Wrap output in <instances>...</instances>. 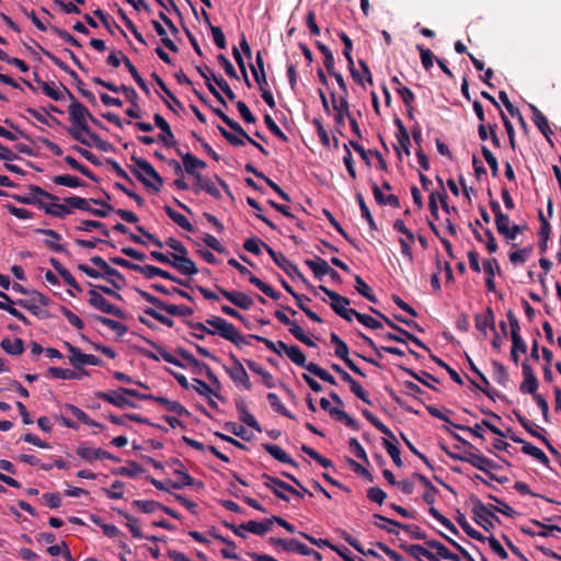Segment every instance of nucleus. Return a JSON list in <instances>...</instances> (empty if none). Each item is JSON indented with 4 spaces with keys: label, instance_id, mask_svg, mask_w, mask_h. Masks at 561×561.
I'll return each instance as SVG.
<instances>
[{
    "label": "nucleus",
    "instance_id": "obj_1",
    "mask_svg": "<svg viewBox=\"0 0 561 561\" xmlns=\"http://www.w3.org/2000/svg\"><path fill=\"white\" fill-rule=\"evenodd\" d=\"M91 263L98 266L101 271H96L85 264H79L78 268L91 278H100L102 276L113 277L107 278V282L116 289H122L125 284V277L117 270L111 267L105 260L101 256H93L90 259Z\"/></svg>",
    "mask_w": 561,
    "mask_h": 561
},
{
    "label": "nucleus",
    "instance_id": "obj_2",
    "mask_svg": "<svg viewBox=\"0 0 561 561\" xmlns=\"http://www.w3.org/2000/svg\"><path fill=\"white\" fill-rule=\"evenodd\" d=\"M165 244L174 250L171 253L172 266L181 274L192 276L198 273L196 264L187 256L186 248L176 239L168 238Z\"/></svg>",
    "mask_w": 561,
    "mask_h": 561
},
{
    "label": "nucleus",
    "instance_id": "obj_3",
    "mask_svg": "<svg viewBox=\"0 0 561 561\" xmlns=\"http://www.w3.org/2000/svg\"><path fill=\"white\" fill-rule=\"evenodd\" d=\"M318 289L323 291L329 297V305L331 309L342 319L352 322L355 314V309L348 308L351 300L336 291L330 290L322 285H318Z\"/></svg>",
    "mask_w": 561,
    "mask_h": 561
},
{
    "label": "nucleus",
    "instance_id": "obj_4",
    "mask_svg": "<svg viewBox=\"0 0 561 561\" xmlns=\"http://www.w3.org/2000/svg\"><path fill=\"white\" fill-rule=\"evenodd\" d=\"M473 520L485 531L494 528L493 520L500 523V518L478 496L471 495Z\"/></svg>",
    "mask_w": 561,
    "mask_h": 561
},
{
    "label": "nucleus",
    "instance_id": "obj_5",
    "mask_svg": "<svg viewBox=\"0 0 561 561\" xmlns=\"http://www.w3.org/2000/svg\"><path fill=\"white\" fill-rule=\"evenodd\" d=\"M62 89L65 93L68 95V98L71 100L70 105L68 106V113L70 116L71 123L76 126L78 130L81 131H88V118L91 117V113L89 110L81 104L75 95L65 87L62 85Z\"/></svg>",
    "mask_w": 561,
    "mask_h": 561
},
{
    "label": "nucleus",
    "instance_id": "obj_6",
    "mask_svg": "<svg viewBox=\"0 0 561 561\" xmlns=\"http://www.w3.org/2000/svg\"><path fill=\"white\" fill-rule=\"evenodd\" d=\"M123 393L129 394V397L137 398L139 400H152L163 405L169 412H174L179 415H188L190 412L178 401H171L164 397H158L153 394L140 393L135 389L121 388Z\"/></svg>",
    "mask_w": 561,
    "mask_h": 561
},
{
    "label": "nucleus",
    "instance_id": "obj_7",
    "mask_svg": "<svg viewBox=\"0 0 561 561\" xmlns=\"http://www.w3.org/2000/svg\"><path fill=\"white\" fill-rule=\"evenodd\" d=\"M89 305L94 307L95 309L104 312V313H108V314H113L119 319H125L126 318V314L125 312L119 309L118 307L110 304L102 295L100 291H98L96 289H91L89 291Z\"/></svg>",
    "mask_w": 561,
    "mask_h": 561
},
{
    "label": "nucleus",
    "instance_id": "obj_8",
    "mask_svg": "<svg viewBox=\"0 0 561 561\" xmlns=\"http://www.w3.org/2000/svg\"><path fill=\"white\" fill-rule=\"evenodd\" d=\"M319 403L323 410L329 412L333 420L343 423L345 426L352 428L353 431L359 430V423L355 419L350 416L339 407H331V403L327 398H321Z\"/></svg>",
    "mask_w": 561,
    "mask_h": 561
},
{
    "label": "nucleus",
    "instance_id": "obj_9",
    "mask_svg": "<svg viewBox=\"0 0 561 561\" xmlns=\"http://www.w3.org/2000/svg\"><path fill=\"white\" fill-rule=\"evenodd\" d=\"M32 296L33 297L30 300L20 299V300H18L16 304L19 306H21L22 308L30 310L34 316H36L38 318H44V319L49 318L50 313L46 310L41 309L38 307V305H36V302H39L43 306H48L50 302V299L47 296H45L38 291H33Z\"/></svg>",
    "mask_w": 561,
    "mask_h": 561
},
{
    "label": "nucleus",
    "instance_id": "obj_10",
    "mask_svg": "<svg viewBox=\"0 0 561 561\" xmlns=\"http://www.w3.org/2000/svg\"><path fill=\"white\" fill-rule=\"evenodd\" d=\"M65 346L70 353L69 362L75 367L80 368L83 365H102V359L100 357L83 354L78 347L73 346L69 342H65Z\"/></svg>",
    "mask_w": 561,
    "mask_h": 561
},
{
    "label": "nucleus",
    "instance_id": "obj_11",
    "mask_svg": "<svg viewBox=\"0 0 561 561\" xmlns=\"http://www.w3.org/2000/svg\"><path fill=\"white\" fill-rule=\"evenodd\" d=\"M374 519H379L380 522H386L388 525H392L397 528H401L407 534L410 535V537L414 540H425L426 541V533L422 530L417 525L414 524H402L400 522H397L394 519L385 517L380 514H374Z\"/></svg>",
    "mask_w": 561,
    "mask_h": 561
},
{
    "label": "nucleus",
    "instance_id": "obj_12",
    "mask_svg": "<svg viewBox=\"0 0 561 561\" xmlns=\"http://www.w3.org/2000/svg\"><path fill=\"white\" fill-rule=\"evenodd\" d=\"M215 114L226 124L228 125L234 133L245 138L251 145L256 147L263 154L267 156V150L261 146L259 142H256L253 138H251L247 131L243 129V127L236 121L229 118L221 110L214 108Z\"/></svg>",
    "mask_w": 561,
    "mask_h": 561
},
{
    "label": "nucleus",
    "instance_id": "obj_13",
    "mask_svg": "<svg viewBox=\"0 0 561 561\" xmlns=\"http://www.w3.org/2000/svg\"><path fill=\"white\" fill-rule=\"evenodd\" d=\"M215 287L227 300L240 309L249 310L253 305L252 298L242 291H230L219 285H216Z\"/></svg>",
    "mask_w": 561,
    "mask_h": 561
},
{
    "label": "nucleus",
    "instance_id": "obj_14",
    "mask_svg": "<svg viewBox=\"0 0 561 561\" xmlns=\"http://www.w3.org/2000/svg\"><path fill=\"white\" fill-rule=\"evenodd\" d=\"M28 188L31 191V194H27V196L13 195V198L22 204H27V205H31V204L39 205V202H42V201L37 198L38 196H43L50 202L59 201L58 196L44 191L42 187H39L37 185H30Z\"/></svg>",
    "mask_w": 561,
    "mask_h": 561
},
{
    "label": "nucleus",
    "instance_id": "obj_15",
    "mask_svg": "<svg viewBox=\"0 0 561 561\" xmlns=\"http://www.w3.org/2000/svg\"><path fill=\"white\" fill-rule=\"evenodd\" d=\"M176 153L182 158L184 170L187 174L192 175L194 179L196 175H202L199 172H197V169H205L206 163L194 157L190 152H182L181 149L175 148Z\"/></svg>",
    "mask_w": 561,
    "mask_h": 561
},
{
    "label": "nucleus",
    "instance_id": "obj_16",
    "mask_svg": "<svg viewBox=\"0 0 561 561\" xmlns=\"http://www.w3.org/2000/svg\"><path fill=\"white\" fill-rule=\"evenodd\" d=\"M99 399H102L111 404H114L121 409H124L126 407L135 408L136 404L126 398V393H123L121 391V388H118L117 391L113 392H96L95 394Z\"/></svg>",
    "mask_w": 561,
    "mask_h": 561
},
{
    "label": "nucleus",
    "instance_id": "obj_17",
    "mask_svg": "<svg viewBox=\"0 0 561 561\" xmlns=\"http://www.w3.org/2000/svg\"><path fill=\"white\" fill-rule=\"evenodd\" d=\"M230 359L233 363V367L231 369L227 370L229 373L230 377L236 382L242 383L247 390H250L251 382H250L248 373L245 371L243 365L233 354H230Z\"/></svg>",
    "mask_w": 561,
    "mask_h": 561
},
{
    "label": "nucleus",
    "instance_id": "obj_18",
    "mask_svg": "<svg viewBox=\"0 0 561 561\" xmlns=\"http://www.w3.org/2000/svg\"><path fill=\"white\" fill-rule=\"evenodd\" d=\"M270 541L273 545L280 546L285 551H295L302 556H309L312 553L311 549H309L306 545H304L302 542H300L296 539L286 540V539L271 537Z\"/></svg>",
    "mask_w": 561,
    "mask_h": 561
},
{
    "label": "nucleus",
    "instance_id": "obj_19",
    "mask_svg": "<svg viewBox=\"0 0 561 561\" xmlns=\"http://www.w3.org/2000/svg\"><path fill=\"white\" fill-rule=\"evenodd\" d=\"M470 458L471 459H469V463L473 468H476L484 473H489V471H491V470H497L501 468L500 465H497L492 459L483 456L482 454L478 453L477 449H474L472 451V456Z\"/></svg>",
    "mask_w": 561,
    "mask_h": 561
},
{
    "label": "nucleus",
    "instance_id": "obj_20",
    "mask_svg": "<svg viewBox=\"0 0 561 561\" xmlns=\"http://www.w3.org/2000/svg\"><path fill=\"white\" fill-rule=\"evenodd\" d=\"M138 295L140 297H142L146 301H148L149 304H151L152 306H154L156 308L160 309V310H163L165 312H168L169 314L171 316H178L179 311H180V306H176V305H168L165 302H163L162 300H160L159 298H157L156 296L140 289V288H136L135 289Z\"/></svg>",
    "mask_w": 561,
    "mask_h": 561
},
{
    "label": "nucleus",
    "instance_id": "obj_21",
    "mask_svg": "<svg viewBox=\"0 0 561 561\" xmlns=\"http://www.w3.org/2000/svg\"><path fill=\"white\" fill-rule=\"evenodd\" d=\"M153 121L156 126L162 130V134L159 135V139L163 145L167 147H175L176 141L168 122L160 114H154Z\"/></svg>",
    "mask_w": 561,
    "mask_h": 561
},
{
    "label": "nucleus",
    "instance_id": "obj_22",
    "mask_svg": "<svg viewBox=\"0 0 561 561\" xmlns=\"http://www.w3.org/2000/svg\"><path fill=\"white\" fill-rule=\"evenodd\" d=\"M171 466H175L174 474L179 476L181 478L180 483H172V488L180 490L185 485H194L195 480L185 471L184 465L181 462L180 459L173 458L169 461Z\"/></svg>",
    "mask_w": 561,
    "mask_h": 561
},
{
    "label": "nucleus",
    "instance_id": "obj_23",
    "mask_svg": "<svg viewBox=\"0 0 561 561\" xmlns=\"http://www.w3.org/2000/svg\"><path fill=\"white\" fill-rule=\"evenodd\" d=\"M194 180L195 182L193 188L196 193H198L199 191H205L216 199L221 198L220 191L215 186V184L209 178L204 175H196Z\"/></svg>",
    "mask_w": 561,
    "mask_h": 561
},
{
    "label": "nucleus",
    "instance_id": "obj_24",
    "mask_svg": "<svg viewBox=\"0 0 561 561\" xmlns=\"http://www.w3.org/2000/svg\"><path fill=\"white\" fill-rule=\"evenodd\" d=\"M530 110H531V113H533V122H534V124L542 133L545 138L549 142H551L550 136L552 135V130H551V128L549 126L547 117L535 105H530Z\"/></svg>",
    "mask_w": 561,
    "mask_h": 561
},
{
    "label": "nucleus",
    "instance_id": "obj_25",
    "mask_svg": "<svg viewBox=\"0 0 561 561\" xmlns=\"http://www.w3.org/2000/svg\"><path fill=\"white\" fill-rule=\"evenodd\" d=\"M286 355L298 366L306 367V369L312 374L316 375V363L310 362L308 365H306V356L300 351L298 346H289L288 350H286Z\"/></svg>",
    "mask_w": 561,
    "mask_h": 561
},
{
    "label": "nucleus",
    "instance_id": "obj_26",
    "mask_svg": "<svg viewBox=\"0 0 561 561\" xmlns=\"http://www.w3.org/2000/svg\"><path fill=\"white\" fill-rule=\"evenodd\" d=\"M77 454L88 461H91L93 459H111L114 461H119V458L113 456L112 454L101 448L90 449L88 447H80L78 448Z\"/></svg>",
    "mask_w": 561,
    "mask_h": 561
},
{
    "label": "nucleus",
    "instance_id": "obj_27",
    "mask_svg": "<svg viewBox=\"0 0 561 561\" xmlns=\"http://www.w3.org/2000/svg\"><path fill=\"white\" fill-rule=\"evenodd\" d=\"M371 191H373V195H374L375 201L379 205H389V206H391L393 208H399L400 207L399 197L397 195H393V194L385 195L381 192L380 187L377 185L376 182H371Z\"/></svg>",
    "mask_w": 561,
    "mask_h": 561
},
{
    "label": "nucleus",
    "instance_id": "obj_28",
    "mask_svg": "<svg viewBox=\"0 0 561 561\" xmlns=\"http://www.w3.org/2000/svg\"><path fill=\"white\" fill-rule=\"evenodd\" d=\"M474 322L476 328L483 334H486V327H489L492 331L495 332V316L491 307H488L485 309L484 316L476 314Z\"/></svg>",
    "mask_w": 561,
    "mask_h": 561
},
{
    "label": "nucleus",
    "instance_id": "obj_29",
    "mask_svg": "<svg viewBox=\"0 0 561 561\" xmlns=\"http://www.w3.org/2000/svg\"><path fill=\"white\" fill-rule=\"evenodd\" d=\"M394 125L398 128L396 138L398 140L399 147L402 148V150L404 151V153L407 156H410L411 154V151H410L411 140H410V135L408 133V129L405 128V126L403 125L402 121L399 117L394 118Z\"/></svg>",
    "mask_w": 561,
    "mask_h": 561
},
{
    "label": "nucleus",
    "instance_id": "obj_30",
    "mask_svg": "<svg viewBox=\"0 0 561 561\" xmlns=\"http://www.w3.org/2000/svg\"><path fill=\"white\" fill-rule=\"evenodd\" d=\"M131 161L136 164V167H138V169H140L148 176L156 181V186H159L160 188L162 187L163 179L159 175V173L153 169V167L148 161L140 159L136 156H131Z\"/></svg>",
    "mask_w": 561,
    "mask_h": 561
},
{
    "label": "nucleus",
    "instance_id": "obj_31",
    "mask_svg": "<svg viewBox=\"0 0 561 561\" xmlns=\"http://www.w3.org/2000/svg\"><path fill=\"white\" fill-rule=\"evenodd\" d=\"M39 206L44 208L46 214L58 218H64L71 213V208L66 203L58 204L57 202H51L50 204H45L39 202Z\"/></svg>",
    "mask_w": 561,
    "mask_h": 561
},
{
    "label": "nucleus",
    "instance_id": "obj_32",
    "mask_svg": "<svg viewBox=\"0 0 561 561\" xmlns=\"http://www.w3.org/2000/svg\"><path fill=\"white\" fill-rule=\"evenodd\" d=\"M362 413L369 423H371L380 433L387 436L386 439H389L390 442H397V438L391 430L386 426L378 417H376L370 411L365 409L362 411Z\"/></svg>",
    "mask_w": 561,
    "mask_h": 561
},
{
    "label": "nucleus",
    "instance_id": "obj_33",
    "mask_svg": "<svg viewBox=\"0 0 561 561\" xmlns=\"http://www.w3.org/2000/svg\"><path fill=\"white\" fill-rule=\"evenodd\" d=\"M255 62H256V67L253 65H250V68H251L252 75H253L256 83L259 84V88L262 89V87L267 84V81H266V75H265V70H264V61H263L261 51H257Z\"/></svg>",
    "mask_w": 561,
    "mask_h": 561
},
{
    "label": "nucleus",
    "instance_id": "obj_34",
    "mask_svg": "<svg viewBox=\"0 0 561 561\" xmlns=\"http://www.w3.org/2000/svg\"><path fill=\"white\" fill-rule=\"evenodd\" d=\"M405 374H408L409 376H411L412 378H414L415 380H417L419 382L423 383L424 386L435 390V391H438L437 388H435L432 383L428 382V380H432L434 382H439V380L434 377L432 374L427 373V371H420V373H416L410 368H407V367H400Z\"/></svg>",
    "mask_w": 561,
    "mask_h": 561
},
{
    "label": "nucleus",
    "instance_id": "obj_35",
    "mask_svg": "<svg viewBox=\"0 0 561 561\" xmlns=\"http://www.w3.org/2000/svg\"><path fill=\"white\" fill-rule=\"evenodd\" d=\"M323 276H329L334 283H341L340 274L325 260L318 256V279Z\"/></svg>",
    "mask_w": 561,
    "mask_h": 561
},
{
    "label": "nucleus",
    "instance_id": "obj_36",
    "mask_svg": "<svg viewBox=\"0 0 561 561\" xmlns=\"http://www.w3.org/2000/svg\"><path fill=\"white\" fill-rule=\"evenodd\" d=\"M206 323L213 327L216 334H219L221 337L226 339L229 331L233 327V324L227 322L225 319L220 317H211L206 320Z\"/></svg>",
    "mask_w": 561,
    "mask_h": 561
},
{
    "label": "nucleus",
    "instance_id": "obj_37",
    "mask_svg": "<svg viewBox=\"0 0 561 561\" xmlns=\"http://www.w3.org/2000/svg\"><path fill=\"white\" fill-rule=\"evenodd\" d=\"M175 352L188 363V365L193 368V370L196 374H201L202 371L206 370V367H208L207 364L199 362L188 351L184 350L183 347H178Z\"/></svg>",
    "mask_w": 561,
    "mask_h": 561
},
{
    "label": "nucleus",
    "instance_id": "obj_38",
    "mask_svg": "<svg viewBox=\"0 0 561 561\" xmlns=\"http://www.w3.org/2000/svg\"><path fill=\"white\" fill-rule=\"evenodd\" d=\"M382 340L385 341H394L398 343H407L408 341L414 343L416 346L427 351L431 353V348L426 346L417 336L413 335L412 333L407 335V339H403L401 336H397L394 333H385L381 335Z\"/></svg>",
    "mask_w": 561,
    "mask_h": 561
},
{
    "label": "nucleus",
    "instance_id": "obj_39",
    "mask_svg": "<svg viewBox=\"0 0 561 561\" xmlns=\"http://www.w3.org/2000/svg\"><path fill=\"white\" fill-rule=\"evenodd\" d=\"M163 210L170 217V219L173 220L182 229H184L186 231H193L194 230L193 226L190 224V221L187 220V218L184 215L175 211L169 205L163 206Z\"/></svg>",
    "mask_w": 561,
    "mask_h": 561
},
{
    "label": "nucleus",
    "instance_id": "obj_40",
    "mask_svg": "<svg viewBox=\"0 0 561 561\" xmlns=\"http://www.w3.org/2000/svg\"><path fill=\"white\" fill-rule=\"evenodd\" d=\"M522 451L525 455L531 456L533 458H535L536 460H538L540 463H542L546 467H548L550 463L547 455L540 448L536 447L535 445H533L528 442L524 443V446L522 447Z\"/></svg>",
    "mask_w": 561,
    "mask_h": 561
},
{
    "label": "nucleus",
    "instance_id": "obj_41",
    "mask_svg": "<svg viewBox=\"0 0 561 561\" xmlns=\"http://www.w3.org/2000/svg\"><path fill=\"white\" fill-rule=\"evenodd\" d=\"M236 407L240 413V420L245 423L248 426L254 428L257 432H262L259 423L254 419V416L249 413L245 409V403L243 400H238Z\"/></svg>",
    "mask_w": 561,
    "mask_h": 561
},
{
    "label": "nucleus",
    "instance_id": "obj_42",
    "mask_svg": "<svg viewBox=\"0 0 561 561\" xmlns=\"http://www.w3.org/2000/svg\"><path fill=\"white\" fill-rule=\"evenodd\" d=\"M263 448L278 461L296 466L295 461L279 446L267 443L263 444Z\"/></svg>",
    "mask_w": 561,
    "mask_h": 561
},
{
    "label": "nucleus",
    "instance_id": "obj_43",
    "mask_svg": "<svg viewBox=\"0 0 561 561\" xmlns=\"http://www.w3.org/2000/svg\"><path fill=\"white\" fill-rule=\"evenodd\" d=\"M355 289L356 291L371 302H377L371 287L359 276H355Z\"/></svg>",
    "mask_w": 561,
    "mask_h": 561
},
{
    "label": "nucleus",
    "instance_id": "obj_44",
    "mask_svg": "<svg viewBox=\"0 0 561 561\" xmlns=\"http://www.w3.org/2000/svg\"><path fill=\"white\" fill-rule=\"evenodd\" d=\"M0 345L4 352L11 355H21L24 352V343L19 337L13 342L10 339H3Z\"/></svg>",
    "mask_w": 561,
    "mask_h": 561
},
{
    "label": "nucleus",
    "instance_id": "obj_45",
    "mask_svg": "<svg viewBox=\"0 0 561 561\" xmlns=\"http://www.w3.org/2000/svg\"><path fill=\"white\" fill-rule=\"evenodd\" d=\"M400 549L405 551L409 556L414 558L416 561H422V557H425L427 550L425 547L421 545H409L404 541L399 543Z\"/></svg>",
    "mask_w": 561,
    "mask_h": 561
},
{
    "label": "nucleus",
    "instance_id": "obj_46",
    "mask_svg": "<svg viewBox=\"0 0 561 561\" xmlns=\"http://www.w3.org/2000/svg\"><path fill=\"white\" fill-rule=\"evenodd\" d=\"M240 528L243 530L250 531L252 534L263 536L270 530V523L264 522H255L250 520L248 523H243L240 525Z\"/></svg>",
    "mask_w": 561,
    "mask_h": 561
},
{
    "label": "nucleus",
    "instance_id": "obj_47",
    "mask_svg": "<svg viewBox=\"0 0 561 561\" xmlns=\"http://www.w3.org/2000/svg\"><path fill=\"white\" fill-rule=\"evenodd\" d=\"M492 366H493V377L495 379V381L505 387L510 380V375H508V371L506 369V367L497 362V360H492Z\"/></svg>",
    "mask_w": 561,
    "mask_h": 561
},
{
    "label": "nucleus",
    "instance_id": "obj_48",
    "mask_svg": "<svg viewBox=\"0 0 561 561\" xmlns=\"http://www.w3.org/2000/svg\"><path fill=\"white\" fill-rule=\"evenodd\" d=\"M151 24L154 28V31L157 32V34L161 37V43L168 48L170 49L171 51L173 53H178L179 51V48L178 46L174 44L173 41H171L168 36H167V32L164 30V27L156 20H152L151 21Z\"/></svg>",
    "mask_w": 561,
    "mask_h": 561
},
{
    "label": "nucleus",
    "instance_id": "obj_49",
    "mask_svg": "<svg viewBox=\"0 0 561 561\" xmlns=\"http://www.w3.org/2000/svg\"><path fill=\"white\" fill-rule=\"evenodd\" d=\"M263 479L266 480L265 482V485L270 489H277V488H280L287 492H290L293 494H298V491L293 488L291 485H289L288 483L277 479V478H274V477H271L270 474L267 473H264L263 476Z\"/></svg>",
    "mask_w": 561,
    "mask_h": 561
},
{
    "label": "nucleus",
    "instance_id": "obj_50",
    "mask_svg": "<svg viewBox=\"0 0 561 561\" xmlns=\"http://www.w3.org/2000/svg\"><path fill=\"white\" fill-rule=\"evenodd\" d=\"M369 310L375 313L377 317H379L381 320L385 321V323L391 328L393 331H396L398 334H396L397 336H401L403 339H407V335L410 334L409 331H407L405 329L399 327L398 324H396L391 319H389L386 314H383L382 312H380L379 310L375 309L374 307H369Z\"/></svg>",
    "mask_w": 561,
    "mask_h": 561
},
{
    "label": "nucleus",
    "instance_id": "obj_51",
    "mask_svg": "<svg viewBox=\"0 0 561 561\" xmlns=\"http://www.w3.org/2000/svg\"><path fill=\"white\" fill-rule=\"evenodd\" d=\"M117 513L126 519V526L129 528L130 533L135 538H144L140 527L138 526L137 518L129 515L127 512L123 510H117Z\"/></svg>",
    "mask_w": 561,
    "mask_h": 561
},
{
    "label": "nucleus",
    "instance_id": "obj_52",
    "mask_svg": "<svg viewBox=\"0 0 561 561\" xmlns=\"http://www.w3.org/2000/svg\"><path fill=\"white\" fill-rule=\"evenodd\" d=\"M127 467H121L113 471L114 474L127 476V477H136L137 474L144 472V468L136 461L129 460L127 461Z\"/></svg>",
    "mask_w": 561,
    "mask_h": 561
},
{
    "label": "nucleus",
    "instance_id": "obj_53",
    "mask_svg": "<svg viewBox=\"0 0 561 561\" xmlns=\"http://www.w3.org/2000/svg\"><path fill=\"white\" fill-rule=\"evenodd\" d=\"M93 319L106 325L107 328L116 331L119 336H123L127 332V327L118 321L112 320L103 316H94Z\"/></svg>",
    "mask_w": 561,
    "mask_h": 561
},
{
    "label": "nucleus",
    "instance_id": "obj_54",
    "mask_svg": "<svg viewBox=\"0 0 561 561\" xmlns=\"http://www.w3.org/2000/svg\"><path fill=\"white\" fill-rule=\"evenodd\" d=\"M330 337L331 343L334 346L335 356L340 357L341 359L346 357L348 355L347 344L334 332L331 333Z\"/></svg>",
    "mask_w": 561,
    "mask_h": 561
},
{
    "label": "nucleus",
    "instance_id": "obj_55",
    "mask_svg": "<svg viewBox=\"0 0 561 561\" xmlns=\"http://www.w3.org/2000/svg\"><path fill=\"white\" fill-rule=\"evenodd\" d=\"M513 414L515 415L518 423L527 431L531 436L538 438L541 440V437H545L541 435L534 426V424L527 420L518 410H513Z\"/></svg>",
    "mask_w": 561,
    "mask_h": 561
},
{
    "label": "nucleus",
    "instance_id": "obj_56",
    "mask_svg": "<svg viewBox=\"0 0 561 561\" xmlns=\"http://www.w3.org/2000/svg\"><path fill=\"white\" fill-rule=\"evenodd\" d=\"M343 538H344V540H345V541H346L351 547H353V548H354L356 551H358L359 553H362V554H364V556H371V557H374V558L381 559V556H380L378 552H376L374 549L365 550V549L362 547L360 542H359L356 538L352 537L351 535H348V534H344Z\"/></svg>",
    "mask_w": 561,
    "mask_h": 561
},
{
    "label": "nucleus",
    "instance_id": "obj_57",
    "mask_svg": "<svg viewBox=\"0 0 561 561\" xmlns=\"http://www.w3.org/2000/svg\"><path fill=\"white\" fill-rule=\"evenodd\" d=\"M53 182L57 185H65L69 187L84 186V182L77 176L69 174L57 175L53 179Z\"/></svg>",
    "mask_w": 561,
    "mask_h": 561
},
{
    "label": "nucleus",
    "instance_id": "obj_58",
    "mask_svg": "<svg viewBox=\"0 0 561 561\" xmlns=\"http://www.w3.org/2000/svg\"><path fill=\"white\" fill-rule=\"evenodd\" d=\"M356 199L358 202V206H359V209H360V214H362V217L364 219H366L368 226L370 229L373 230H376L377 229V226H376V222L370 214V210L368 208V206L366 205L365 203V199L363 197V195L360 193H357L356 194Z\"/></svg>",
    "mask_w": 561,
    "mask_h": 561
},
{
    "label": "nucleus",
    "instance_id": "obj_59",
    "mask_svg": "<svg viewBox=\"0 0 561 561\" xmlns=\"http://www.w3.org/2000/svg\"><path fill=\"white\" fill-rule=\"evenodd\" d=\"M66 409L68 411H70L83 424H87L89 426L103 427L102 424L91 420L89 417V415L85 412H83L82 410H80L79 408H77V407H75L72 404H67Z\"/></svg>",
    "mask_w": 561,
    "mask_h": 561
},
{
    "label": "nucleus",
    "instance_id": "obj_60",
    "mask_svg": "<svg viewBox=\"0 0 561 561\" xmlns=\"http://www.w3.org/2000/svg\"><path fill=\"white\" fill-rule=\"evenodd\" d=\"M65 162L71 167L73 170L80 172L81 174L85 175L87 178L91 179L94 182H99V178H96L89 169H87L84 165L79 163L75 158L71 156L65 157Z\"/></svg>",
    "mask_w": 561,
    "mask_h": 561
},
{
    "label": "nucleus",
    "instance_id": "obj_61",
    "mask_svg": "<svg viewBox=\"0 0 561 561\" xmlns=\"http://www.w3.org/2000/svg\"><path fill=\"white\" fill-rule=\"evenodd\" d=\"M430 357L434 363H436L439 367L444 368L445 371L448 373V375L453 381H455L458 385L463 383L460 375L454 368H451L448 364H446L443 359H440L439 357H437L436 355H434L432 353L430 354Z\"/></svg>",
    "mask_w": 561,
    "mask_h": 561
},
{
    "label": "nucleus",
    "instance_id": "obj_62",
    "mask_svg": "<svg viewBox=\"0 0 561 561\" xmlns=\"http://www.w3.org/2000/svg\"><path fill=\"white\" fill-rule=\"evenodd\" d=\"M194 385L192 387L202 396L207 398L214 396L219 400H224L222 396L214 391L205 381L201 379H193Z\"/></svg>",
    "mask_w": 561,
    "mask_h": 561
},
{
    "label": "nucleus",
    "instance_id": "obj_63",
    "mask_svg": "<svg viewBox=\"0 0 561 561\" xmlns=\"http://www.w3.org/2000/svg\"><path fill=\"white\" fill-rule=\"evenodd\" d=\"M382 445L387 450L388 455L391 457L393 463L397 467H402L403 462L400 456V449L389 439H382Z\"/></svg>",
    "mask_w": 561,
    "mask_h": 561
},
{
    "label": "nucleus",
    "instance_id": "obj_64",
    "mask_svg": "<svg viewBox=\"0 0 561 561\" xmlns=\"http://www.w3.org/2000/svg\"><path fill=\"white\" fill-rule=\"evenodd\" d=\"M481 153L491 169L492 176L496 178L499 175V163L495 156L484 145L481 146Z\"/></svg>",
    "mask_w": 561,
    "mask_h": 561
}]
</instances>
